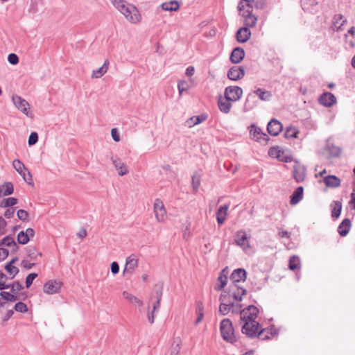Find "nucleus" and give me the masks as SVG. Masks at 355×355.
Wrapping results in <instances>:
<instances>
[{
	"instance_id": "c9c22d12",
	"label": "nucleus",
	"mask_w": 355,
	"mask_h": 355,
	"mask_svg": "<svg viewBox=\"0 0 355 355\" xmlns=\"http://www.w3.org/2000/svg\"><path fill=\"white\" fill-rule=\"evenodd\" d=\"M247 293L246 290L241 287H237L236 291H234L232 293V286H230V291L229 294L232 295L231 300L234 299L236 301H241L242 296L245 295Z\"/></svg>"
},
{
	"instance_id": "f3484780",
	"label": "nucleus",
	"mask_w": 355,
	"mask_h": 355,
	"mask_svg": "<svg viewBox=\"0 0 355 355\" xmlns=\"http://www.w3.org/2000/svg\"><path fill=\"white\" fill-rule=\"evenodd\" d=\"M245 75L244 69L242 67L234 66L231 67L227 72V77L232 80H238L241 79Z\"/></svg>"
},
{
	"instance_id": "f257e3e1",
	"label": "nucleus",
	"mask_w": 355,
	"mask_h": 355,
	"mask_svg": "<svg viewBox=\"0 0 355 355\" xmlns=\"http://www.w3.org/2000/svg\"><path fill=\"white\" fill-rule=\"evenodd\" d=\"M114 8L119 11L125 19L132 24L140 22L141 16L138 9L125 0H110Z\"/></svg>"
},
{
	"instance_id": "9d476101",
	"label": "nucleus",
	"mask_w": 355,
	"mask_h": 355,
	"mask_svg": "<svg viewBox=\"0 0 355 355\" xmlns=\"http://www.w3.org/2000/svg\"><path fill=\"white\" fill-rule=\"evenodd\" d=\"M234 243L245 251L250 248V238L247 236L246 232L243 230H239L236 232L235 234Z\"/></svg>"
},
{
	"instance_id": "79ce46f5",
	"label": "nucleus",
	"mask_w": 355,
	"mask_h": 355,
	"mask_svg": "<svg viewBox=\"0 0 355 355\" xmlns=\"http://www.w3.org/2000/svg\"><path fill=\"white\" fill-rule=\"evenodd\" d=\"M17 203V199L10 197L2 200L0 202V207L7 208L15 205Z\"/></svg>"
},
{
	"instance_id": "b1692460",
	"label": "nucleus",
	"mask_w": 355,
	"mask_h": 355,
	"mask_svg": "<svg viewBox=\"0 0 355 355\" xmlns=\"http://www.w3.org/2000/svg\"><path fill=\"white\" fill-rule=\"evenodd\" d=\"M0 296L2 299L9 302H16L19 300H24L27 297V295L25 293H21L19 295H17L7 291H1Z\"/></svg>"
},
{
	"instance_id": "0e129e2a",
	"label": "nucleus",
	"mask_w": 355,
	"mask_h": 355,
	"mask_svg": "<svg viewBox=\"0 0 355 355\" xmlns=\"http://www.w3.org/2000/svg\"><path fill=\"white\" fill-rule=\"evenodd\" d=\"M111 135L113 140L114 141H120V135L116 128H112L111 130Z\"/></svg>"
},
{
	"instance_id": "20e7f679",
	"label": "nucleus",
	"mask_w": 355,
	"mask_h": 355,
	"mask_svg": "<svg viewBox=\"0 0 355 355\" xmlns=\"http://www.w3.org/2000/svg\"><path fill=\"white\" fill-rule=\"evenodd\" d=\"M220 330L222 338L227 342L234 343L236 339L234 336L232 322L230 319L222 320L220 324Z\"/></svg>"
},
{
	"instance_id": "f03ea898",
	"label": "nucleus",
	"mask_w": 355,
	"mask_h": 355,
	"mask_svg": "<svg viewBox=\"0 0 355 355\" xmlns=\"http://www.w3.org/2000/svg\"><path fill=\"white\" fill-rule=\"evenodd\" d=\"M162 291V286H156L150 295L147 316L150 324L154 322L155 313L157 312L160 308Z\"/></svg>"
},
{
	"instance_id": "6e6552de",
	"label": "nucleus",
	"mask_w": 355,
	"mask_h": 355,
	"mask_svg": "<svg viewBox=\"0 0 355 355\" xmlns=\"http://www.w3.org/2000/svg\"><path fill=\"white\" fill-rule=\"evenodd\" d=\"M12 101L16 108L20 110L23 114L28 116H31L29 103L24 98H22L18 95H13Z\"/></svg>"
},
{
	"instance_id": "e433bc0d",
	"label": "nucleus",
	"mask_w": 355,
	"mask_h": 355,
	"mask_svg": "<svg viewBox=\"0 0 355 355\" xmlns=\"http://www.w3.org/2000/svg\"><path fill=\"white\" fill-rule=\"evenodd\" d=\"M206 119L207 116L203 114L198 116H193L191 118H189L186 123L189 128H191L205 121Z\"/></svg>"
},
{
	"instance_id": "dca6fc26",
	"label": "nucleus",
	"mask_w": 355,
	"mask_h": 355,
	"mask_svg": "<svg viewBox=\"0 0 355 355\" xmlns=\"http://www.w3.org/2000/svg\"><path fill=\"white\" fill-rule=\"evenodd\" d=\"M61 288V283L55 280H50L44 284L43 291L45 293L52 295L58 293Z\"/></svg>"
},
{
	"instance_id": "603ef678",
	"label": "nucleus",
	"mask_w": 355,
	"mask_h": 355,
	"mask_svg": "<svg viewBox=\"0 0 355 355\" xmlns=\"http://www.w3.org/2000/svg\"><path fill=\"white\" fill-rule=\"evenodd\" d=\"M218 281L220 282V284L216 286L215 289L216 291H221L227 285V276H223V277L219 276L218 277Z\"/></svg>"
},
{
	"instance_id": "7c9ffc66",
	"label": "nucleus",
	"mask_w": 355,
	"mask_h": 355,
	"mask_svg": "<svg viewBox=\"0 0 355 355\" xmlns=\"http://www.w3.org/2000/svg\"><path fill=\"white\" fill-rule=\"evenodd\" d=\"M109 64H110L109 60H105L102 67H101L98 69L93 70L92 74V78H101L107 71Z\"/></svg>"
},
{
	"instance_id": "13d9d810",
	"label": "nucleus",
	"mask_w": 355,
	"mask_h": 355,
	"mask_svg": "<svg viewBox=\"0 0 355 355\" xmlns=\"http://www.w3.org/2000/svg\"><path fill=\"white\" fill-rule=\"evenodd\" d=\"M37 277V274L33 272L29 275L26 278V287L29 288L33 284V280Z\"/></svg>"
},
{
	"instance_id": "4c0bfd02",
	"label": "nucleus",
	"mask_w": 355,
	"mask_h": 355,
	"mask_svg": "<svg viewBox=\"0 0 355 355\" xmlns=\"http://www.w3.org/2000/svg\"><path fill=\"white\" fill-rule=\"evenodd\" d=\"M253 94L257 96L261 101H268L270 99L272 94L269 91L258 88L253 92Z\"/></svg>"
},
{
	"instance_id": "58836bf2",
	"label": "nucleus",
	"mask_w": 355,
	"mask_h": 355,
	"mask_svg": "<svg viewBox=\"0 0 355 355\" xmlns=\"http://www.w3.org/2000/svg\"><path fill=\"white\" fill-rule=\"evenodd\" d=\"M12 166L18 172V173L20 174L22 177L25 176L27 171H28L26 168L25 165L19 159H15L12 162Z\"/></svg>"
},
{
	"instance_id": "c03bdc74",
	"label": "nucleus",
	"mask_w": 355,
	"mask_h": 355,
	"mask_svg": "<svg viewBox=\"0 0 355 355\" xmlns=\"http://www.w3.org/2000/svg\"><path fill=\"white\" fill-rule=\"evenodd\" d=\"M334 207L331 211V216L333 218H338L342 210V203L339 201H334Z\"/></svg>"
},
{
	"instance_id": "5fc2aeb1",
	"label": "nucleus",
	"mask_w": 355,
	"mask_h": 355,
	"mask_svg": "<svg viewBox=\"0 0 355 355\" xmlns=\"http://www.w3.org/2000/svg\"><path fill=\"white\" fill-rule=\"evenodd\" d=\"M17 216L22 221H28V213L24 209H19L17 211Z\"/></svg>"
},
{
	"instance_id": "2eb2a0df",
	"label": "nucleus",
	"mask_w": 355,
	"mask_h": 355,
	"mask_svg": "<svg viewBox=\"0 0 355 355\" xmlns=\"http://www.w3.org/2000/svg\"><path fill=\"white\" fill-rule=\"evenodd\" d=\"M282 124L277 119H271L267 125L268 132L272 136H277L282 130Z\"/></svg>"
},
{
	"instance_id": "4be33fe9",
	"label": "nucleus",
	"mask_w": 355,
	"mask_h": 355,
	"mask_svg": "<svg viewBox=\"0 0 355 355\" xmlns=\"http://www.w3.org/2000/svg\"><path fill=\"white\" fill-rule=\"evenodd\" d=\"M245 57V51L241 47H236L232 51L230 55V61L232 63H240Z\"/></svg>"
},
{
	"instance_id": "6ab92c4d",
	"label": "nucleus",
	"mask_w": 355,
	"mask_h": 355,
	"mask_svg": "<svg viewBox=\"0 0 355 355\" xmlns=\"http://www.w3.org/2000/svg\"><path fill=\"white\" fill-rule=\"evenodd\" d=\"M306 177V168L299 164L293 166V178L298 183L302 182Z\"/></svg>"
},
{
	"instance_id": "f704fd0d",
	"label": "nucleus",
	"mask_w": 355,
	"mask_h": 355,
	"mask_svg": "<svg viewBox=\"0 0 355 355\" xmlns=\"http://www.w3.org/2000/svg\"><path fill=\"white\" fill-rule=\"evenodd\" d=\"M17 258L15 257L14 259H12L10 262H8L7 264H6L5 266V269L10 274L12 275V277H10V279H13L15 277V276L19 272V269L14 266L13 264L17 261Z\"/></svg>"
},
{
	"instance_id": "5701e85b",
	"label": "nucleus",
	"mask_w": 355,
	"mask_h": 355,
	"mask_svg": "<svg viewBox=\"0 0 355 355\" xmlns=\"http://www.w3.org/2000/svg\"><path fill=\"white\" fill-rule=\"evenodd\" d=\"M251 37V31L248 27L240 28L236 33V40L240 43L246 42Z\"/></svg>"
},
{
	"instance_id": "72a5a7b5",
	"label": "nucleus",
	"mask_w": 355,
	"mask_h": 355,
	"mask_svg": "<svg viewBox=\"0 0 355 355\" xmlns=\"http://www.w3.org/2000/svg\"><path fill=\"white\" fill-rule=\"evenodd\" d=\"M161 7L165 11H177L180 8V4L178 1L173 0L162 3Z\"/></svg>"
},
{
	"instance_id": "423d86ee",
	"label": "nucleus",
	"mask_w": 355,
	"mask_h": 355,
	"mask_svg": "<svg viewBox=\"0 0 355 355\" xmlns=\"http://www.w3.org/2000/svg\"><path fill=\"white\" fill-rule=\"evenodd\" d=\"M259 312V309L255 306L250 305L240 311L241 321L243 324L245 322L256 321Z\"/></svg>"
},
{
	"instance_id": "4468645a",
	"label": "nucleus",
	"mask_w": 355,
	"mask_h": 355,
	"mask_svg": "<svg viewBox=\"0 0 355 355\" xmlns=\"http://www.w3.org/2000/svg\"><path fill=\"white\" fill-rule=\"evenodd\" d=\"M138 266V259L134 254H132L126 258L125 265L123 269V274L132 275L135 270Z\"/></svg>"
},
{
	"instance_id": "c756f323",
	"label": "nucleus",
	"mask_w": 355,
	"mask_h": 355,
	"mask_svg": "<svg viewBox=\"0 0 355 355\" xmlns=\"http://www.w3.org/2000/svg\"><path fill=\"white\" fill-rule=\"evenodd\" d=\"M257 103L255 95L253 93H250L247 96L243 109L245 111H250L257 105Z\"/></svg>"
},
{
	"instance_id": "ddd939ff",
	"label": "nucleus",
	"mask_w": 355,
	"mask_h": 355,
	"mask_svg": "<svg viewBox=\"0 0 355 355\" xmlns=\"http://www.w3.org/2000/svg\"><path fill=\"white\" fill-rule=\"evenodd\" d=\"M265 2L262 0L254 1V0H241L238 6L239 10H243L244 9H261L263 8Z\"/></svg>"
},
{
	"instance_id": "37998d69",
	"label": "nucleus",
	"mask_w": 355,
	"mask_h": 355,
	"mask_svg": "<svg viewBox=\"0 0 355 355\" xmlns=\"http://www.w3.org/2000/svg\"><path fill=\"white\" fill-rule=\"evenodd\" d=\"M300 260L297 256H292L289 259L288 268L291 270H295L300 268Z\"/></svg>"
},
{
	"instance_id": "a878e982",
	"label": "nucleus",
	"mask_w": 355,
	"mask_h": 355,
	"mask_svg": "<svg viewBox=\"0 0 355 355\" xmlns=\"http://www.w3.org/2000/svg\"><path fill=\"white\" fill-rule=\"evenodd\" d=\"M229 205H223L220 206L216 212V220L219 225H222L226 220Z\"/></svg>"
},
{
	"instance_id": "8fccbe9b",
	"label": "nucleus",
	"mask_w": 355,
	"mask_h": 355,
	"mask_svg": "<svg viewBox=\"0 0 355 355\" xmlns=\"http://www.w3.org/2000/svg\"><path fill=\"white\" fill-rule=\"evenodd\" d=\"M180 349V340L179 339H176L172 344V349L170 355H179Z\"/></svg>"
},
{
	"instance_id": "39448f33",
	"label": "nucleus",
	"mask_w": 355,
	"mask_h": 355,
	"mask_svg": "<svg viewBox=\"0 0 355 355\" xmlns=\"http://www.w3.org/2000/svg\"><path fill=\"white\" fill-rule=\"evenodd\" d=\"M232 297V295L227 293L225 291L220 295L219 297L220 304L218 311L222 315H227L231 311L233 313L238 312V310H234V303L231 300Z\"/></svg>"
},
{
	"instance_id": "338daca9",
	"label": "nucleus",
	"mask_w": 355,
	"mask_h": 355,
	"mask_svg": "<svg viewBox=\"0 0 355 355\" xmlns=\"http://www.w3.org/2000/svg\"><path fill=\"white\" fill-rule=\"evenodd\" d=\"M196 312V314H204V306L202 302H197Z\"/></svg>"
},
{
	"instance_id": "2f4dec72",
	"label": "nucleus",
	"mask_w": 355,
	"mask_h": 355,
	"mask_svg": "<svg viewBox=\"0 0 355 355\" xmlns=\"http://www.w3.org/2000/svg\"><path fill=\"white\" fill-rule=\"evenodd\" d=\"M0 245L10 247L12 252H17L19 248L14 238L10 236H6L4 237L1 240Z\"/></svg>"
},
{
	"instance_id": "052dcab7",
	"label": "nucleus",
	"mask_w": 355,
	"mask_h": 355,
	"mask_svg": "<svg viewBox=\"0 0 355 355\" xmlns=\"http://www.w3.org/2000/svg\"><path fill=\"white\" fill-rule=\"evenodd\" d=\"M8 61L11 64L15 65L19 62V58L15 53H10L8 56Z\"/></svg>"
},
{
	"instance_id": "f8f14e48",
	"label": "nucleus",
	"mask_w": 355,
	"mask_h": 355,
	"mask_svg": "<svg viewBox=\"0 0 355 355\" xmlns=\"http://www.w3.org/2000/svg\"><path fill=\"white\" fill-rule=\"evenodd\" d=\"M241 15L244 17V27L253 28L256 26L257 22V17L252 15V9H244L243 10H239Z\"/></svg>"
},
{
	"instance_id": "aec40b11",
	"label": "nucleus",
	"mask_w": 355,
	"mask_h": 355,
	"mask_svg": "<svg viewBox=\"0 0 355 355\" xmlns=\"http://www.w3.org/2000/svg\"><path fill=\"white\" fill-rule=\"evenodd\" d=\"M247 277V272L243 268H237L234 270L231 275L230 280L233 283H238L240 282H245Z\"/></svg>"
},
{
	"instance_id": "a18cd8bd",
	"label": "nucleus",
	"mask_w": 355,
	"mask_h": 355,
	"mask_svg": "<svg viewBox=\"0 0 355 355\" xmlns=\"http://www.w3.org/2000/svg\"><path fill=\"white\" fill-rule=\"evenodd\" d=\"M26 250L28 257H29L31 259H36L37 256H42L41 253H38L37 252L36 248L35 247L28 246L26 248Z\"/></svg>"
},
{
	"instance_id": "9b49d317",
	"label": "nucleus",
	"mask_w": 355,
	"mask_h": 355,
	"mask_svg": "<svg viewBox=\"0 0 355 355\" xmlns=\"http://www.w3.org/2000/svg\"><path fill=\"white\" fill-rule=\"evenodd\" d=\"M250 134L251 138L258 142L263 141L265 144L269 140L268 135L263 132L261 129L254 124H252L250 127Z\"/></svg>"
},
{
	"instance_id": "864d4df0",
	"label": "nucleus",
	"mask_w": 355,
	"mask_h": 355,
	"mask_svg": "<svg viewBox=\"0 0 355 355\" xmlns=\"http://www.w3.org/2000/svg\"><path fill=\"white\" fill-rule=\"evenodd\" d=\"M15 310L19 313H26L28 311V307L27 305L22 302H18L15 304Z\"/></svg>"
},
{
	"instance_id": "3c124183",
	"label": "nucleus",
	"mask_w": 355,
	"mask_h": 355,
	"mask_svg": "<svg viewBox=\"0 0 355 355\" xmlns=\"http://www.w3.org/2000/svg\"><path fill=\"white\" fill-rule=\"evenodd\" d=\"M192 187L194 191H197L200 185V176L194 173L191 178Z\"/></svg>"
},
{
	"instance_id": "09e8293b",
	"label": "nucleus",
	"mask_w": 355,
	"mask_h": 355,
	"mask_svg": "<svg viewBox=\"0 0 355 355\" xmlns=\"http://www.w3.org/2000/svg\"><path fill=\"white\" fill-rule=\"evenodd\" d=\"M30 241L28 236L27 234L24 232V231H21L18 233L17 235V241L19 244L25 245Z\"/></svg>"
},
{
	"instance_id": "412c9836",
	"label": "nucleus",
	"mask_w": 355,
	"mask_h": 355,
	"mask_svg": "<svg viewBox=\"0 0 355 355\" xmlns=\"http://www.w3.org/2000/svg\"><path fill=\"white\" fill-rule=\"evenodd\" d=\"M319 102L325 107H331L336 102V96L330 92H324L319 98Z\"/></svg>"
},
{
	"instance_id": "6e6d98bb",
	"label": "nucleus",
	"mask_w": 355,
	"mask_h": 355,
	"mask_svg": "<svg viewBox=\"0 0 355 355\" xmlns=\"http://www.w3.org/2000/svg\"><path fill=\"white\" fill-rule=\"evenodd\" d=\"M189 89V86L185 80H180L178 84V89L179 92L180 96L182 94V92L184 91H187Z\"/></svg>"
},
{
	"instance_id": "7ed1b4c3",
	"label": "nucleus",
	"mask_w": 355,
	"mask_h": 355,
	"mask_svg": "<svg viewBox=\"0 0 355 355\" xmlns=\"http://www.w3.org/2000/svg\"><path fill=\"white\" fill-rule=\"evenodd\" d=\"M261 325L257 321L252 322H245L241 328V331L249 338L259 337L261 340H268L270 336L264 335L266 331L260 330Z\"/></svg>"
},
{
	"instance_id": "c85d7f7f",
	"label": "nucleus",
	"mask_w": 355,
	"mask_h": 355,
	"mask_svg": "<svg viewBox=\"0 0 355 355\" xmlns=\"http://www.w3.org/2000/svg\"><path fill=\"white\" fill-rule=\"evenodd\" d=\"M303 192L302 187H297L291 196L290 204L292 205L297 204L303 198Z\"/></svg>"
},
{
	"instance_id": "4d7b16f0",
	"label": "nucleus",
	"mask_w": 355,
	"mask_h": 355,
	"mask_svg": "<svg viewBox=\"0 0 355 355\" xmlns=\"http://www.w3.org/2000/svg\"><path fill=\"white\" fill-rule=\"evenodd\" d=\"M23 286L19 281L14 282L12 284H10V290L12 293H16L19 291L23 289Z\"/></svg>"
},
{
	"instance_id": "473e14b6",
	"label": "nucleus",
	"mask_w": 355,
	"mask_h": 355,
	"mask_svg": "<svg viewBox=\"0 0 355 355\" xmlns=\"http://www.w3.org/2000/svg\"><path fill=\"white\" fill-rule=\"evenodd\" d=\"M43 6L42 0H31L28 12L35 15L37 13Z\"/></svg>"
},
{
	"instance_id": "774afa93",
	"label": "nucleus",
	"mask_w": 355,
	"mask_h": 355,
	"mask_svg": "<svg viewBox=\"0 0 355 355\" xmlns=\"http://www.w3.org/2000/svg\"><path fill=\"white\" fill-rule=\"evenodd\" d=\"M8 250L6 248H0V261L6 259L8 256Z\"/></svg>"
},
{
	"instance_id": "bb28decb",
	"label": "nucleus",
	"mask_w": 355,
	"mask_h": 355,
	"mask_svg": "<svg viewBox=\"0 0 355 355\" xmlns=\"http://www.w3.org/2000/svg\"><path fill=\"white\" fill-rule=\"evenodd\" d=\"M325 185L331 188H337L340 185V180L336 175H329L326 176L323 180Z\"/></svg>"
},
{
	"instance_id": "a19ab883",
	"label": "nucleus",
	"mask_w": 355,
	"mask_h": 355,
	"mask_svg": "<svg viewBox=\"0 0 355 355\" xmlns=\"http://www.w3.org/2000/svg\"><path fill=\"white\" fill-rule=\"evenodd\" d=\"M0 187H2V194L3 196L11 195L14 192V187L10 182H5Z\"/></svg>"
},
{
	"instance_id": "680f3d73",
	"label": "nucleus",
	"mask_w": 355,
	"mask_h": 355,
	"mask_svg": "<svg viewBox=\"0 0 355 355\" xmlns=\"http://www.w3.org/2000/svg\"><path fill=\"white\" fill-rule=\"evenodd\" d=\"M22 178L29 185H34L32 175L29 171H27V173L25 174V176H23Z\"/></svg>"
},
{
	"instance_id": "cd10ccee",
	"label": "nucleus",
	"mask_w": 355,
	"mask_h": 355,
	"mask_svg": "<svg viewBox=\"0 0 355 355\" xmlns=\"http://www.w3.org/2000/svg\"><path fill=\"white\" fill-rule=\"evenodd\" d=\"M351 227V221L349 218H345L338 227V232L341 236H345Z\"/></svg>"
},
{
	"instance_id": "e2e57ef3",
	"label": "nucleus",
	"mask_w": 355,
	"mask_h": 355,
	"mask_svg": "<svg viewBox=\"0 0 355 355\" xmlns=\"http://www.w3.org/2000/svg\"><path fill=\"white\" fill-rule=\"evenodd\" d=\"M260 330L266 331L264 332V335H267V336H270L269 339H270L274 335H275L277 334L276 330L274 329L273 328L262 329L261 327Z\"/></svg>"
},
{
	"instance_id": "ea45409f",
	"label": "nucleus",
	"mask_w": 355,
	"mask_h": 355,
	"mask_svg": "<svg viewBox=\"0 0 355 355\" xmlns=\"http://www.w3.org/2000/svg\"><path fill=\"white\" fill-rule=\"evenodd\" d=\"M122 295L125 299L128 300L130 302L137 306H142L144 304L141 300L138 299L136 296L128 293L127 291H123Z\"/></svg>"
},
{
	"instance_id": "a211bd4d",
	"label": "nucleus",
	"mask_w": 355,
	"mask_h": 355,
	"mask_svg": "<svg viewBox=\"0 0 355 355\" xmlns=\"http://www.w3.org/2000/svg\"><path fill=\"white\" fill-rule=\"evenodd\" d=\"M112 164L118 172L119 175L123 176L128 173L127 166L119 157H112Z\"/></svg>"
},
{
	"instance_id": "0eeeda50",
	"label": "nucleus",
	"mask_w": 355,
	"mask_h": 355,
	"mask_svg": "<svg viewBox=\"0 0 355 355\" xmlns=\"http://www.w3.org/2000/svg\"><path fill=\"white\" fill-rule=\"evenodd\" d=\"M243 95V89L239 86L227 87L224 92V96L232 102L239 101Z\"/></svg>"
},
{
	"instance_id": "69168bd1",
	"label": "nucleus",
	"mask_w": 355,
	"mask_h": 355,
	"mask_svg": "<svg viewBox=\"0 0 355 355\" xmlns=\"http://www.w3.org/2000/svg\"><path fill=\"white\" fill-rule=\"evenodd\" d=\"M6 225H7V222L5 220L4 218H3L1 216H0V234H5V230H6Z\"/></svg>"
},
{
	"instance_id": "393cba45",
	"label": "nucleus",
	"mask_w": 355,
	"mask_h": 355,
	"mask_svg": "<svg viewBox=\"0 0 355 355\" xmlns=\"http://www.w3.org/2000/svg\"><path fill=\"white\" fill-rule=\"evenodd\" d=\"M231 101L227 100L225 97L223 98L221 96L218 99V107L219 110L224 114L230 113L232 108Z\"/></svg>"
},
{
	"instance_id": "de8ad7c7",
	"label": "nucleus",
	"mask_w": 355,
	"mask_h": 355,
	"mask_svg": "<svg viewBox=\"0 0 355 355\" xmlns=\"http://www.w3.org/2000/svg\"><path fill=\"white\" fill-rule=\"evenodd\" d=\"M299 131L294 127H288L286 128L284 136L286 138H297Z\"/></svg>"
},
{
	"instance_id": "1a4fd4ad",
	"label": "nucleus",
	"mask_w": 355,
	"mask_h": 355,
	"mask_svg": "<svg viewBox=\"0 0 355 355\" xmlns=\"http://www.w3.org/2000/svg\"><path fill=\"white\" fill-rule=\"evenodd\" d=\"M153 207L157 222H164L167 218V214L163 202L160 199L157 198L155 200Z\"/></svg>"
},
{
	"instance_id": "49530a36",
	"label": "nucleus",
	"mask_w": 355,
	"mask_h": 355,
	"mask_svg": "<svg viewBox=\"0 0 355 355\" xmlns=\"http://www.w3.org/2000/svg\"><path fill=\"white\" fill-rule=\"evenodd\" d=\"M328 151L331 157H338L340 156L342 149L338 146L331 145L328 147Z\"/></svg>"
},
{
	"instance_id": "bf43d9fd",
	"label": "nucleus",
	"mask_w": 355,
	"mask_h": 355,
	"mask_svg": "<svg viewBox=\"0 0 355 355\" xmlns=\"http://www.w3.org/2000/svg\"><path fill=\"white\" fill-rule=\"evenodd\" d=\"M38 141V135L35 132H33L31 133L28 137V145L33 146L35 145Z\"/></svg>"
}]
</instances>
